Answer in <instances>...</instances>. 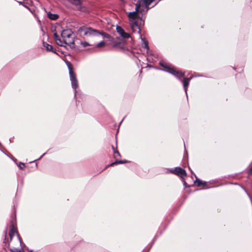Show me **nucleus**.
I'll use <instances>...</instances> for the list:
<instances>
[{
    "label": "nucleus",
    "mask_w": 252,
    "mask_h": 252,
    "mask_svg": "<svg viewBox=\"0 0 252 252\" xmlns=\"http://www.w3.org/2000/svg\"><path fill=\"white\" fill-rule=\"evenodd\" d=\"M141 6V1H138L135 4V10L134 11L130 12L128 14L129 18V23L130 28L133 32H140V27L144 25V22L142 18L137 19V13L139 11V8Z\"/></svg>",
    "instance_id": "f257e3e1"
},
{
    "label": "nucleus",
    "mask_w": 252,
    "mask_h": 252,
    "mask_svg": "<svg viewBox=\"0 0 252 252\" xmlns=\"http://www.w3.org/2000/svg\"><path fill=\"white\" fill-rule=\"evenodd\" d=\"M161 66L165 68L164 70L166 72H169L175 76H176L180 80L183 82V87L185 91L186 94H187V89L190 80L192 79V77L191 76L189 78H184L182 81L181 79L182 77H184L185 74L179 71L175 70L174 68H171L167 66L168 64H160Z\"/></svg>",
    "instance_id": "f03ea898"
},
{
    "label": "nucleus",
    "mask_w": 252,
    "mask_h": 252,
    "mask_svg": "<svg viewBox=\"0 0 252 252\" xmlns=\"http://www.w3.org/2000/svg\"><path fill=\"white\" fill-rule=\"evenodd\" d=\"M61 36L64 44L68 45L71 48L74 47V34L71 30L67 29L63 31Z\"/></svg>",
    "instance_id": "7ed1b4c3"
},
{
    "label": "nucleus",
    "mask_w": 252,
    "mask_h": 252,
    "mask_svg": "<svg viewBox=\"0 0 252 252\" xmlns=\"http://www.w3.org/2000/svg\"><path fill=\"white\" fill-rule=\"evenodd\" d=\"M78 32L82 36H92L98 35L100 32L98 31L91 28L81 27L78 30Z\"/></svg>",
    "instance_id": "20e7f679"
},
{
    "label": "nucleus",
    "mask_w": 252,
    "mask_h": 252,
    "mask_svg": "<svg viewBox=\"0 0 252 252\" xmlns=\"http://www.w3.org/2000/svg\"><path fill=\"white\" fill-rule=\"evenodd\" d=\"M66 64L69 69V77L71 83L72 88L75 90H76L77 88L78 87V84L75 73L73 70L72 64Z\"/></svg>",
    "instance_id": "39448f33"
},
{
    "label": "nucleus",
    "mask_w": 252,
    "mask_h": 252,
    "mask_svg": "<svg viewBox=\"0 0 252 252\" xmlns=\"http://www.w3.org/2000/svg\"><path fill=\"white\" fill-rule=\"evenodd\" d=\"M171 172L174 174L180 176L182 178H184L187 176L186 171L180 167H177L175 169L171 170Z\"/></svg>",
    "instance_id": "423d86ee"
},
{
    "label": "nucleus",
    "mask_w": 252,
    "mask_h": 252,
    "mask_svg": "<svg viewBox=\"0 0 252 252\" xmlns=\"http://www.w3.org/2000/svg\"><path fill=\"white\" fill-rule=\"evenodd\" d=\"M116 31L118 33L124 38H128L130 37L129 33L125 32L124 29L120 26H117Z\"/></svg>",
    "instance_id": "0eeeda50"
},
{
    "label": "nucleus",
    "mask_w": 252,
    "mask_h": 252,
    "mask_svg": "<svg viewBox=\"0 0 252 252\" xmlns=\"http://www.w3.org/2000/svg\"><path fill=\"white\" fill-rule=\"evenodd\" d=\"M135 33H137L139 36H140V38L141 39V40H142V48L146 49L147 50V52H148V51L149 50V45H148V41H147V40H145L144 38H143L141 36V30L140 31V32L138 33V32H134Z\"/></svg>",
    "instance_id": "6e6552de"
},
{
    "label": "nucleus",
    "mask_w": 252,
    "mask_h": 252,
    "mask_svg": "<svg viewBox=\"0 0 252 252\" xmlns=\"http://www.w3.org/2000/svg\"><path fill=\"white\" fill-rule=\"evenodd\" d=\"M15 234H17V232L14 224L12 223L10 226V231L9 232L10 240H12L13 237L15 236Z\"/></svg>",
    "instance_id": "1a4fd4ad"
},
{
    "label": "nucleus",
    "mask_w": 252,
    "mask_h": 252,
    "mask_svg": "<svg viewBox=\"0 0 252 252\" xmlns=\"http://www.w3.org/2000/svg\"><path fill=\"white\" fill-rule=\"evenodd\" d=\"M43 45L46 48L47 51H51L53 53H56V51L53 49L52 45L45 42H43Z\"/></svg>",
    "instance_id": "9d476101"
},
{
    "label": "nucleus",
    "mask_w": 252,
    "mask_h": 252,
    "mask_svg": "<svg viewBox=\"0 0 252 252\" xmlns=\"http://www.w3.org/2000/svg\"><path fill=\"white\" fill-rule=\"evenodd\" d=\"M47 15H48V17L52 20H56L59 17V15L58 14H53V13H51L50 12H49L47 13Z\"/></svg>",
    "instance_id": "9b49d317"
},
{
    "label": "nucleus",
    "mask_w": 252,
    "mask_h": 252,
    "mask_svg": "<svg viewBox=\"0 0 252 252\" xmlns=\"http://www.w3.org/2000/svg\"><path fill=\"white\" fill-rule=\"evenodd\" d=\"M126 162H127V161L126 160H116L115 162H112L110 165L112 166H114L115 164H122V163H126Z\"/></svg>",
    "instance_id": "f8f14e48"
},
{
    "label": "nucleus",
    "mask_w": 252,
    "mask_h": 252,
    "mask_svg": "<svg viewBox=\"0 0 252 252\" xmlns=\"http://www.w3.org/2000/svg\"><path fill=\"white\" fill-rule=\"evenodd\" d=\"M112 148H113V151H114V158L116 159H117L118 158H120L121 157V155H120V153L117 150L115 149V148H114L113 146H112Z\"/></svg>",
    "instance_id": "ddd939ff"
},
{
    "label": "nucleus",
    "mask_w": 252,
    "mask_h": 252,
    "mask_svg": "<svg viewBox=\"0 0 252 252\" xmlns=\"http://www.w3.org/2000/svg\"><path fill=\"white\" fill-rule=\"evenodd\" d=\"M147 60H148V63H154L155 62H157V61H156V60H154L152 58V56H151V55H149L148 56Z\"/></svg>",
    "instance_id": "4468645a"
},
{
    "label": "nucleus",
    "mask_w": 252,
    "mask_h": 252,
    "mask_svg": "<svg viewBox=\"0 0 252 252\" xmlns=\"http://www.w3.org/2000/svg\"><path fill=\"white\" fill-rule=\"evenodd\" d=\"M195 183L196 184L197 187H200L201 186H204L205 184V182H202L201 181H200V180H198V179H197L195 181Z\"/></svg>",
    "instance_id": "2eb2a0df"
},
{
    "label": "nucleus",
    "mask_w": 252,
    "mask_h": 252,
    "mask_svg": "<svg viewBox=\"0 0 252 252\" xmlns=\"http://www.w3.org/2000/svg\"><path fill=\"white\" fill-rule=\"evenodd\" d=\"M155 0H143V2L146 6L150 5Z\"/></svg>",
    "instance_id": "dca6fc26"
},
{
    "label": "nucleus",
    "mask_w": 252,
    "mask_h": 252,
    "mask_svg": "<svg viewBox=\"0 0 252 252\" xmlns=\"http://www.w3.org/2000/svg\"><path fill=\"white\" fill-rule=\"evenodd\" d=\"M57 44L60 46H63L64 43L63 42V40H62L61 38L58 39L56 41Z\"/></svg>",
    "instance_id": "f3484780"
},
{
    "label": "nucleus",
    "mask_w": 252,
    "mask_h": 252,
    "mask_svg": "<svg viewBox=\"0 0 252 252\" xmlns=\"http://www.w3.org/2000/svg\"><path fill=\"white\" fill-rule=\"evenodd\" d=\"M101 34L103 36V37L106 38H109L110 35L109 34L106 33V32H102L101 33Z\"/></svg>",
    "instance_id": "a211bd4d"
},
{
    "label": "nucleus",
    "mask_w": 252,
    "mask_h": 252,
    "mask_svg": "<svg viewBox=\"0 0 252 252\" xmlns=\"http://www.w3.org/2000/svg\"><path fill=\"white\" fill-rule=\"evenodd\" d=\"M105 44V42L104 41H101L99 43H97L96 46L97 47H101L104 46Z\"/></svg>",
    "instance_id": "6ab92c4d"
},
{
    "label": "nucleus",
    "mask_w": 252,
    "mask_h": 252,
    "mask_svg": "<svg viewBox=\"0 0 252 252\" xmlns=\"http://www.w3.org/2000/svg\"><path fill=\"white\" fill-rule=\"evenodd\" d=\"M59 36L58 35V34L56 32H55L54 33V39L55 40V41H57L58 39H60Z\"/></svg>",
    "instance_id": "aec40b11"
},
{
    "label": "nucleus",
    "mask_w": 252,
    "mask_h": 252,
    "mask_svg": "<svg viewBox=\"0 0 252 252\" xmlns=\"http://www.w3.org/2000/svg\"><path fill=\"white\" fill-rule=\"evenodd\" d=\"M73 3L76 5H79L80 4V0H73Z\"/></svg>",
    "instance_id": "412c9836"
},
{
    "label": "nucleus",
    "mask_w": 252,
    "mask_h": 252,
    "mask_svg": "<svg viewBox=\"0 0 252 252\" xmlns=\"http://www.w3.org/2000/svg\"><path fill=\"white\" fill-rule=\"evenodd\" d=\"M81 45L84 47H87L88 46H89L90 44L87 42H81Z\"/></svg>",
    "instance_id": "4be33fe9"
},
{
    "label": "nucleus",
    "mask_w": 252,
    "mask_h": 252,
    "mask_svg": "<svg viewBox=\"0 0 252 252\" xmlns=\"http://www.w3.org/2000/svg\"><path fill=\"white\" fill-rule=\"evenodd\" d=\"M18 167L20 169H23V168L25 167V164L23 163H20V164L18 165Z\"/></svg>",
    "instance_id": "5701e85b"
},
{
    "label": "nucleus",
    "mask_w": 252,
    "mask_h": 252,
    "mask_svg": "<svg viewBox=\"0 0 252 252\" xmlns=\"http://www.w3.org/2000/svg\"><path fill=\"white\" fill-rule=\"evenodd\" d=\"M249 175L252 174V167L251 168V169H250V170L249 171Z\"/></svg>",
    "instance_id": "b1692460"
},
{
    "label": "nucleus",
    "mask_w": 252,
    "mask_h": 252,
    "mask_svg": "<svg viewBox=\"0 0 252 252\" xmlns=\"http://www.w3.org/2000/svg\"><path fill=\"white\" fill-rule=\"evenodd\" d=\"M147 64V65L146 66V67H150H150H152V65H150V64Z\"/></svg>",
    "instance_id": "393cba45"
},
{
    "label": "nucleus",
    "mask_w": 252,
    "mask_h": 252,
    "mask_svg": "<svg viewBox=\"0 0 252 252\" xmlns=\"http://www.w3.org/2000/svg\"><path fill=\"white\" fill-rule=\"evenodd\" d=\"M5 241H6V238H5V239H4V243H6Z\"/></svg>",
    "instance_id": "a878e982"
},
{
    "label": "nucleus",
    "mask_w": 252,
    "mask_h": 252,
    "mask_svg": "<svg viewBox=\"0 0 252 252\" xmlns=\"http://www.w3.org/2000/svg\"><path fill=\"white\" fill-rule=\"evenodd\" d=\"M65 63H70V62H65Z\"/></svg>",
    "instance_id": "bb28decb"
},
{
    "label": "nucleus",
    "mask_w": 252,
    "mask_h": 252,
    "mask_svg": "<svg viewBox=\"0 0 252 252\" xmlns=\"http://www.w3.org/2000/svg\"><path fill=\"white\" fill-rule=\"evenodd\" d=\"M158 63H161V61H159Z\"/></svg>",
    "instance_id": "cd10ccee"
}]
</instances>
